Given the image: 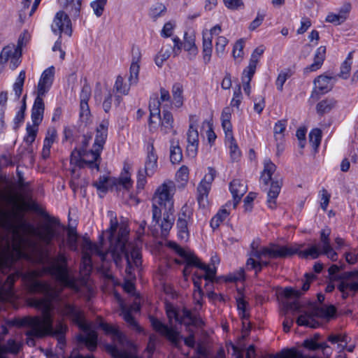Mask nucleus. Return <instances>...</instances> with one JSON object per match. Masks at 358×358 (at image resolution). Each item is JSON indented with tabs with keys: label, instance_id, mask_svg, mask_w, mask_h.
Returning <instances> with one entry per match:
<instances>
[{
	"label": "nucleus",
	"instance_id": "1",
	"mask_svg": "<svg viewBox=\"0 0 358 358\" xmlns=\"http://www.w3.org/2000/svg\"><path fill=\"white\" fill-rule=\"evenodd\" d=\"M15 273H20L27 291L31 294H41L42 298L33 297L28 301L30 306L40 310L42 317H26L22 319L21 324L29 325L31 330L28 335L38 337H45L48 335L58 337L64 335L67 331L66 324L59 321L54 328L53 317L51 313L52 303H57L58 314L68 318L78 326L84 331V334L78 336L79 343H84L88 350L94 352L97 347L98 335L94 330L90 329L84 319L83 313L76 306L63 300L61 293L46 281L37 280L39 272L36 270L24 271L22 268L16 269Z\"/></svg>",
	"mask_w": 358,
	"mask_h": 358
},
{
	"label": "nucleus",
	"instance_id": "2",
	"mask_svg": "<svg viewBox=\"0 0 358 358\" xmlns=\"http://www.w3.org/2000/svg\"><path fill=\"white\" fill-rule=\"evenodd\" d=\"M108 216L110 217V227L108 229L109 239L112 243L118 226L116 214L115 212L109 210ZM124 232H122L121 237H118L114 245L111 244L110 253L111 257L118 267L123 266V262H126L125 273L129 278H134V270L138 268L142 263L141 251L139 247L132 243L124 241L123 238Z\"/></svg>",
	"mask_w": 358,
	"mask_h": 358
},
{
	"label": "nucleus",
	"instance_id": "3",
	"mask_svg": "<svg viewBox=\"0 0 358 358\" xmlns=\"http://www.w3.org/2000/svg\"><path fill=\"white\" fill-rule=\"evenodd\" d=\"M176 185L173 181L164 182L156 189L152 197V223L161 229V236L166 237L174 224Z\"/></svg>",
	"mask_w": 358,
	"mask_h": 358
},
{
	"label": "nucleus",
	"instance_id": "4",
	"mask_svg": "<svg viewBox=\"0 0 358 358\" xmlns=\"http://www.w3.org/2000/svg\"><path fill=\"white\" fill-rule=\"evenodd\" d=\"M0 227L8 231H12L13 234L18 238V242L13 245H11L9 241H7L6 244L1 249L0 253L6 248V247H7V245L10 247L11 250H13L14 246L19 245L21 250L29 256L28 257H22L20 258L13 259L12 264L6 271H4L3 268L0 269V276H2L3 278L4 276L11 271L18 261L24 259L28 262H33L31 255L26 252L22 245V243L24 242V238L20 234L19 229H22L24 232L37 236L46 245H50L52 241L59 236L56 229L50 224H45L43 228V231H37L32 224L22 220V219L20 220L19 227H17L13 224L10 217L5 213H3V216L0 217Z\"/></svg>",
	"mask_w": 358,
	"mask_h": 358
},
{
	"label": "nucleus",
	"instance_id": "5",
	"mask_svg": "<svg viewBox=\"0 0 358 358\" xmlns=\"http://www.w3.org/2000/svg\"><path fill=\"white\" fill-rule=\"evenodd\" d=\"M167 246L173 250L176 254L182 259L183 261L175 259V262L178 264H185L183 269L184 275H187L190 273V267L195 266L203 271V273H195L194 278L196 280L204 279L208 282L205 284V287H207L210 283H212L215 278L217 268L215 266L206 265L200 262L198 257L188 248H184L180 246L174 241H169L167 243Z\"/></svg>",
	"mask_w": 358,
	"mask_h": 358
},
{
	"label": "nucleus",
	"instance_id": "6",
	"mask_svg": "<svg viewBox=\"0 0 358 358\" xmlns=\"http://www.w3.org/2000/svg\"><path fill=\"white\" fill-rule=\"evenodd\" d=\"M284 245L271 243L268 246L258 247L255 242L250 245V257L246 262L248 270H254L257 275L263 268L270 265L269 259L287 258L289 253Z\"/></svg>",
	"mask_w": 358,
	"mask_h": 358
},
{
	"label": "nucleus",
	"instance_id": "7",
	"mask_svg": "<svg viewBox=\"0 0 358 358\" xmlns=\"http://www.w3.org/2000/svg\"><path fill=\"white\" fill-rule=\"evenodd\" d=\"M45 271L64 286L76 291L79 290L76 278L71 274L68 258L64 252H59L52 257L45 268Z\"/></svg>",
	"mask_w": 358,
	"mask_h": 358
},
{
	"label": "nucleus",
	"instance_id": "8",
	"mask_svg": "<svg viewBox=\"0 0 358 358\" xmlns=\"http://www.w3.org/2000/svg\"><path fill=\"white\" fill-rule=\"evenodd\" d=\"M276 166L270 159H266L264 162V169L260 176V184L264 186V190L267 189V186L271 183L269 189L267 192V205L271 209L276 207V199L280 192L282 182L281 179L275 178L272 176L276 171Z\"/></svg>",
	"mask_w": 358,
	"mask_h": 358
},
{
	"label": "nucleus",
	"instance_id": "9",
	"mask_svg": "<svg viewBox=\"0 0 358 358\" xmlns=\"http://www.w3.org/2000/svg\"><path fill=\"white\" fill-rule=\"evenodd\" d=\"M305 280L302 281L301 290L296 289L292 287H286L284 289L283 294L286 298L284 301V306L287 310L293 313L301 312V306L299 301V298L308 291L310 288V282H313L316 276L313 273H306L304 275Z\"/></svg>",
	"mask_w": 358,
	"mask_h": 358
},
{
	"label": "nucleus",
	"instance_id": "10",
	"mask_svg": "<svg viewBox=\"0 0 358 358\" xmlns=\"http://www.w3.org/2000/svg\"><path fill=\"white\" fill-rule=\"evenodd\" d=\"M336 309L334 306H314L309 311H305L300 315L296 323L299 326H304L311 328H316L318 322L315 320V317L329 318L334 316Z\"/></svg>",
	"mask_w": 358,
	"mask_h": 358
},
{
	"label": "nucleus",
	"instance_id": "11",
	"mask_svg": "<svg viewBox=\"0 0 358 358\" xmlns=\"http://www.w3.org/2000/svg\"><path fill=\"white\" fill-rule=\"evenodd\" d=\"M150 322L153 329L165 337L176 348H180L182 338L180 332L173 327H169L155 317H150Z\"/></svg>",
	"mask_w": 358,
	"mask_h": 358
},
{
	"label": "nucleus",
	"instance_id": "12",
	"mask_svg": "<svg viewBox=\"0 0 358 358\" xmlns=\"http://www.w3.org/2000/svg\"><path fill=\"white\" fill-rule=\"evenodd\" d=\"M192 210L187 205H184L178 213L176 222L178 236L181 241H187L189 238L188 225L192 222Z\"/></svg>",
	"mask_w": 358,
	"mask_h": 358
},
{
	"label": "nucleus",
	"instance_id": "13",
	"mask_svg": "<svg viewBox=\"0 0 358 358\" xmlns=\"http://www.w3.org/2000/svg\"><path fill=\"white\" fill-rule=\"evenodd\" d=\"M303 245L304 244L297 243H294L289 246L284 245V247L288 250L287 253H290L287 255V257H292L294 255H298V256L301 259H315L320 255H324L322 250L316 244L311 245L307 249L301 250V248L303 247Z\"/></svg>",
	"mask_w": 358,
	"mask_h": 358
},
{
	"label": "nucleus",
	"instance_id": "14",
	"mask_svg": "<svg viewBox=\"0 0 358 358\" xmlns=\"http://www.w3.org/2000/svg\"><path fill=\"white\" fill-rule=\"evenodd\" d=\"M51 29L55 35H59V38L62 33L71 36V22L69 15L62 10L57 12L51 25Z\"/></svg>",
	"mask_w": 358,
	"mask_h": 358
},
{
	"label": "nucleus",
	"instance_id": "15",
	"mask_svg": "<svg viewBox=\"0 0 358 358\" xmlns=\"http://www.w3.org/2000/svg\"><path fill=\"white\" fill-rule=\"evenodd\" d=\"M20 277V273H15V271L8 275L6 280L0 277V302L7 301L14 296V283Z\"/></svg>",
	"mask_w": 358,
	"mask_h": 358
},
{
	"label": "nucleus",
	"instance_id": "16",
	"mask_svg": "<svg viewBox=\"0 0 358 358\" xmlns=\"http://www.w3.org/2000/svg\"><path fill=\"white\" fill-rule=\"evenodd\" d=\"M330 235V229H322L320 232V243L317 245L322 250L324 255H326L331 261L335 262L338 259V254L331 246Z\"/></svg>",
	"mask_w": 358,
	"mask_h": 358
},
{
	"label": "nucleus",
	"instance_id": "17",
	"mask_svg": "<svg viewBox=\"0 0 358 358\" xmlns=\"http://www.w3.org/2000/svg\"><path fill=\"white\" fill-rule=\"evenodd\" d=\"M120 315L122 316L124 320L128 324V325L132 329L141 332L143 331L142 328L138 325L135 318L132 315L133 312H138L140 310V306L136 303L127 307L123 301L120 302Z\"/></svg>",
	"mask_w": 358,
	"mask_h": 358
},
{
	"label": "nucleus",
	"instance_id": "18",
	"mask_svg": "<svg viewBox=\"0 0 358 358\" xmlns=\"http://www.w3.org/2000/svg\"><path fill=\"white\" fill-rule=\"evenodd\" d=\"M147 157L145 162L144 171L148 176H152L157 169L158 157L155 150L154 140L149 139L146 145Z\"/></svg>",
	"mask_w": 358,
	"mask_h": 358
},
{
	"label": "nucleus",
	"instance_id": "19",
	"mask_svg": "<svg viewBox=\"0 0 358 358\" xmlns=\"http://www.w3.org/2000/svg\"><path fill=\"white\" fill-rule=\"evenodd\" d=\"M55 76L54 66H50L42 73L37 85V95L45 96L50 90Z\"/></svg>",
	"mask_w": 358,
	"mask_h": 358
},
{
	"label": "nucleus",
	"instance_id": "20",
	"mask_svg": "<svg viewBox=\"0 0 358 358\" xmlns=\"http://www.w3.org/2000/svg\"><path fill=\"white\" fill-rule=\"evenodd\" d=\"M101 152L102 150H99L97 148L94 146H92V148L89 150L84 149V153L83 154V167L87 166L91 169L99 171V166L101 162Z\"/></svg>",
	"mask_w": 358,
	"mask_h": 358
},
{
	"label": "nucleus",
	"instance_id": "21",
	"mask_svg": "<svg viewBox=\"0 0 358 358\" xmlns=\"http://www.w3.org/2000/svg\"><path fill=\"white\" fill-rule=\"evenodd\" d=\"M141 59V52L138 47H133L131 50V64L129 69V82L131 85H136L138 81L140 71L139 62Z\"/></svg>",
	"mask_w": 358,
	"mask_h": 358
},
{
	"label": "nucleus",
	"instance_id": "22",
	"mask_svg": "<svg viewBox=\"0 0 358 358\" xmlns=\"http://www.w3.org/2000/svg\"><path fill=\"white\" fill-rule=\"evenodd\" d=\"M229 190L233 196V206L235 208L246 193L248 187L243 180L234 179L229 184Z\"/></svg>",
	"mask_w": 358,
	"mask_h": 358
},
{
	"label": "nucleus",
	"instance_id": "23",
	"mask_svg": "<svg viewBox=\"0 0 358 358\" xmlns=\"http://www.w3.org/2000/svg\"><path fill=\"white\" fill-rule=\"evenodd\" d=\"M187 153L188 156L194 157L198 152L199 133L192 124H190L187 133Z\"/></svg>",
	"mask_w": 358,
	"mask_h": 358
},
{
	"label": "nucleus",
	"instance_id": "24",
	"mask_svg": "<svg viewBox=\"0 0 358 358\" xmlns=\"http://www.w3.org/2000/svg\"><path fill=\"white\" fill-rule=\"evenodd\" d=\"M109 122L108 120H103L96 129V136L93 146L99 150H102L108 137V129Z\"/></svg>",
	"mask_w": 358,
	"mask_h": 358
},
{
	"label": "nucleus",
	"instance_id": "25",
	"mask_svg": "<svg viewBox=\"0 0 358 358\" xmlns=\"http://www.w3.org/2000/svg\"><path fill=\"white\" fill-rule=\"evenodd\" d=\"M178 323L185 326H193L195 327H201L203 325V322L199 315L192 313L186 308L182 310Z\"/></svg>",
	"mask_w": 358,
	"mask_h": 358
},
{
	"label": "nucleus",
	"instance_id": "26",
	"mask_svg": "<svg viewBox=\"0 0 358 358\" xmlns=\"http://www.w3.org/2000/svg\"><path fill=\"white\" fill-rule=\"evenodd\" d=\"M43 96L37 95L31 109V120L35 126H38L43 118L45 105Z\"/></svg>",
	"mask_w": 358,
	"mask_h": 358
},
{
	"label": "nucleus",
	"instance_id": "27",
	"mask_svg": "<svg viewBox=\"0 0 358 358\" xmlns=\"http://www.w3.org/2000/svg\"><path fill=\"white\" fill-rule=\"evenodd\" d=\"M325 56L326 47L322 45L316 50L313 63L304 69V73L313 72L320 69L325 59Z\"/></svg>",
	"mask_w": 358,
	"mask_h": 358
},
{
	"label": "nucleus",
	"instance_id": "28",
	"mask_svg": "<svg viewBox=\"0 0 358 358\" xmlns=\"http://www.w3.org/2000/svg\"><path fill=\"white\" fill-rule=\"evenodd\" d=\"M333 78L324 75L319 76L314 80L315 90L320 94H325L330 91L334 84L331 83Z\"/></svg>",
	"mask_w": 358,
	"mask_h": 358
},
{
	"label": "nucleus",
	"instance_id": "29",
	"mask_svg": "<svg viewBox=\"0 0 358 358\" xmlns=\"http://www.w3.org/2000/svg\"><path fill=\"white\" fill-rule=\"evenodd\" d=\"M92 269V258L88 252L83 255L80 266V273L83 275V282L86 283L87 278L90 275Z\"/></svg>",
	"mask_w": 358,
	"mask_h": 358
},
{
	"label": "nucleus",
	"instance_id": "30",
	"mask_svg": "<svg viewBox=\"0 0 358 358\" xmlns=\"http://www.w3.org/2000/svg\"><path fill=\"white\" fill-rule=\"evenodd\" d=\"M99 327L106 334L112 336L114 340L117 341L119 343H122L124 341V336L117 327L104 322H101L99 323Z\"/></svg>",
	"mask_w": 358,
	"mask_h": 358
},
{
	"label": "nucleus",
	"instance_id": "31",
	"mask_svg": "<svg viewBox=\"0 0 358 358\" xmlns=\"http://www.w3.org/2000/svg\"><path fill=\"white\" fill-rule=\"evenodd\" d=\"M182 159V149L179 141L175 138L170 140V160L173 164H178Z\"/></svg>",
	"mask_w": 358,
	"mask_h": 358
},
{
	"label": "nucleus",
	"instance_id": "32",
	"mask_svg": "<svg viewBox=\"0 0 358 358\" xmlns=\"http://www.w3.org/2000/svg\"><path fill=\"white\" fill-rule=\"evenodd\" d=\"M129 167L124 166L123 172H122L118 179L113 178L112 182L114 186L121 185L125 189H129L132 186V180L131 179V175L129 172Z\"/></svg>",
	"mask_w": 358,
	"mask_h": 358
},
{
	"label": "nucleus",
	"instance_id": "33",
	"mask_svg": "<svg viewBox=\"0 0 358 358\" xmlns=\"http://www.w3.org/2000/svg\"><path fill=\"white\" fill-rule=\"evenodd\" d=\"M338 290L342 293L344 299L349 295V292L358 291V282H353L349 280H341L337 286Z\"/></svg>",
	"mask_w": 358,
	"mask_h": 358
},
{
	"label": "nucleus",
	"instance_id": "34",
	"mask_svg": "<svg viewBox=\"0 0 358 358\" xmlns=\"http://www.w3.org/2000/svg\"><path fill=\"white\" fill-rule=\"evenodd\" d=\"M337 101L333 98H327L320 101L316 106L317 112L319 115H323L329 113L336 105Z\"/></svg>",
	"mask_w": 358,
	"mask_h": 358
},
{
	"label": "nucleus",
	"instance_id": "35",
	"mask_svg": "<svg viewBox=\"0 0 358 358\" xmlns=\"http://www.w3.org/2000/svg\"><path fill=\"white\" fill-rule=\"evenodd\" d=\"M82 0H59L62 6L70 9V13L74 17L78 16L81 7Z\"/></svg>",
	"mask_w": 358,
	"mask_h": 358
},
{
	"label": "nucleus",
	"instance_id": "36",
	"mask_svg": "<svg viewBox=\"0 0 358 358\" xmlns=\"http://www.w3.org/2000/svg\"><path fill=\"white\" fill-rule=\"evenodd\" d=\"M113 178L101 176L99 179L95 181L93 185L97 189V190L102 194H106L110 187L114 186L113 184Z\"/></svg>",
	"mask_w": 358,
	"mask_h": 358
},
{
	"label": "nucleus",
	"instance_id": "37",
	"mask_svg": "<svg viewBox=\"0 0 358 358\" xmlns=\"http://www.w3.org/2000/svg\"><path fill=\"white\" fill-rule=\"evenodd\" d=\"M172 94H173V105L176 108H180L183 104V87L182 85L176 83H174L172 87Z\"/></svg>",
	"mask_w": 358,
	"mask_h": 358
},
{
	"label": "nucleus",
	"instance_id": "38",
	"mask_svg": "<svg viewBox=\"0 0 358 358\" xmlns=\"http://www.w3.org/2000/svg\"><path fill=\"white\" fill-rule=\"evenodd\" d=\"M78 234L76 228L69 227L67 228V245L72 251H76L78 247Z\"/></svg>",
	"mask_w": 358,
	"mask_h": 358
},
{
	"label": "nucleus",
	"instance_id": "39",
	"mask_svg": "<svg viewBox=\"0 0 358 358\" xmlns=\"http://www.w3.org/2000/svg\"><path fill=\"white\" fill-rule=\"evenodd\" d=\"M211 189V186L200 182L197 187V201L199 205H205V202L207 201L209 192Z\"/></svg>",
	"mask_w": 358,
	"mask_h": 358
},
{
	"label": "nucleus",
	"instance_id": "40",
	"mask_svg": "<svg viewBox=\"0 0 358 358\" xmlns=\"http://www.w3.org/2000/svg\"><path fill=\"white\" fill-rule=\"evenodd\" d=\"M161 130L164 134H168L173 129V117L171 112L163 111V117L161 118Z\"/></svg>",
	"mask_w": 358,
	"mask_h": 358
},
{
	"label": "nucleus",
	"instance_id": "41",
	"mask_svg": "<svg viewBox=\"0 0 358 358\" xmlns=\"http://www.w3.org/2000/svg\"><path fill=\"white\" fill-rule=\"evenodd\" d=\"M229 213L224 208L220 209L210 220V225L213 230L217 229L229 216Z\"/></svg>",
	"mask_w": 358,
	"mask_h": 358
},
{
	"label": "nucleus",
	"instance_id": "42",
	"mask_svg": "<svg viewBox=\"0 0 358 358\" xmlns=\"http://www.w3.org/2000/svg\"><path fill=\"white\" fill-rule=\"evenodd\" d=\"M159 106H160V101L159 100H157V99H153L152 101H150V103H149V108H150L149 124H150L155 122V121L154 120V118L161 120Z\"/></svg>",
	"mask_w": 358,
	"mask_h": 358
},
{
	"label": "nucleus",
	"instance_id": "43",
	"mask_svg": "<svg viewBox=\"0 0 358 358\" xmlns=\"http://www.w3.org/2000/svg\"><path fill=\"white\" fill-rule=\"evenodd\" d=\"M201 280H196V278L193 279L194 283V293H193V299L196 305L202 306L203 304V292L201 289Z\"/></svg>",
	"mask_w": 358,
	"mask_h": 358
},
{
	"label": "nucleus",
	"instance_id": "44",
	"mask_svg": "<svg viewBox=\"0 0 358 358\" xmlns=\"http://www.w3.org/2000/svg\"><path fill=\"white\" fill-rule=\"evenodd\" d=\"M166 11V6L162 3L157 2L151 6L149 11V15L154 20H156L158 17L163 16Z\"/></svg>",
	"mask_w": 358,
	"mask_h": 358
},
{
	"label": "nucleus",
	"instance_id": "45",
	"mask_svg": "<svg viewBox=\"0 0 358 358\" xmlns=\"http://www.w3.org/2000/svg\"><path fill=\"white\" fill-rule=\"evenodd\" d=\"M352 52H350L345 60L341 64L340 76L343 79H348L349 78L352 64Z\"/></svg>",
	"mask_w": 358,
	"mask_h": 358
},
{
	"label": "nucleus",
	"instance_id": "46",
	"mask_svg": "<svg viewBox=\"0 0 358 358\" xmlns=\"http://www.w3.org/2000/svg\"><path fill=\"white\" fill-rule=\"evenodd\" d=\"M287 121L286 120H280L275 123L273 132L276 141H281L284 132L287 127Z\"/></svg>",
	"mask_w": 358,
	"mask_h": 358
},
{
	"label": "nucleus",
	"instance_id": "47",
	"mask_svg": "<svg viewBox=\"0 0 358 358\" xmlns=\"http://www.w3.org/2000/svg\"><path fill=\"white\" fill-rule=\"evenodd\" d=\"M108 350L114 358H138L124 350L119 349L115 345H109Z\"/></svg>",
	"mask_w": 358,
	"mask_h": 358
},
{
	"label": "nucleus",
	"instance_id": "48",
	"mask_svg": "<svg viewBox=\"0 0 358 358\" xmlns=\"http://www.w3.org/2000/svg\"><path fill=\"white\" fill-rule=\"evenodd\" d=\"M321 140L322 131L317 128L312 129L309 134V141L315 150L320 146Z\"/></svg>",
	"mask_w": 358,
	"mask_h": 358
},
{
	"label": "nucleus",
	"instance_id": "49",
	"mask_svg": "<svg viewBox=\"0 0 358 358\" xmlns=\"http://www.w3.org/2000/svg\"><path fill=\"white\" fill-rule=\"evenodd\" d=\"M131 83H129V85H127V83H124V79L121 76H118L116 78L114 88L115 90L124 95H127L129 94Z\"/></svg>",
	"mask_w": 358,
	"mask_h": 358
},
{
	"label": "nucleus",
	"instance_id": "50",
	"mask_svg": "<svg viewBox=\"0 0 358 358\" xmlns=\"http://www.w3.org/2000/svg\"><path fill=\"white\" fill-rule=\"evenodd\" d=\"M83 148H81L80 150L74 149L71 154V164L78 166L79 167H83Z\"/></svg>",
	"mask_w": 358,
	"mask_h": 358
},
{
	"label": "nucleus",
	"instance_id": "51",
	"mask_svg": "<svg viewBox=\"0 0 358 358\" xmlns=\"http://www.w3.org/2000/svg\"><path fill=\"white\" fill-rule=\"evenodd\" d=\"M107 0H94L91 2L90 6L93 9L94 15L99 17L102 15Z\"/></svg>",
	"mask_w": 358,
	"mask_h": 358
},
{
	"label": "nucleus",
	"instance_id": "52",
	"mask_svg": "<svg viewBox=\"0 0 358 358\" xmlns=\"http://www.w3.org/2000/svg\"><path fill=\"white\" fill-rule=\"evenodd\" d=\"M245 41L243 38L238 40L234 45V48L232 50V55L235 59H242L244 55L243 48H244Z\"/></svg>",
	"mask_w": 358,
	"mask_h": 358
},
{
	"label": "nucleus",
	"instance_id": "53",
	"mask_svg": "<svg viewBox=\"0 0 358 358\" xmlns=\"http://www.w3.org/2000/svg\"><path fill=\"white\" fill-rule=\"evenodd\" d=\"M290 76L291 73L289 69L282 71L279 73L275 81L276 87L279 91H282L285 83Z\"/></svg>",
	"mask_w": 358,
	"mask_h": 358
},
{
	"label": "nucleus",
	"instance_id": "54",
	"mask_svg": "<svg viewBox=\"0 0 358 358\" xmlns=\"http://www.w3.org/2000/svg\"><path fill=\"white\" fill-rule=\"evenodd\" d=\"M229 153L230 157L232 161L238 160L241 157V151L238 149V147L236 143V140L234 137H231V139H229Z\"/></svg>",
	"mask_w": 358,
	"mask_h": 358
},
{
	"label": "nucleus",
	"instance_id": "55",
	"mask_svg": "<svg viewBox=\"0 0 358 358\" xmlns=\"http://www.w3.org/2000/svg\"><path fill=\"white\" fill-rule=\"evenodd\" d=\"M228 39L224 36H218L215 43V52L216 54L221 57L223 55L225 51V47L228 44Z\"/></svg>",
	"mask_w": 358,
	"mask_h": 358
},
{
	"label": "nucleus",
	"instance_id": "56",
	"mask_svg": "<svg viewBox=\"0 0 358 358\" xmlns=\"http://www.w3.org/2000/svg\"><path fill=\"white\" fill-rule=\"evenodd\" d=\"M17 50V48L14 49L10 47L4 48L0 53V62H7L14 55H16Z\"/></svg>",
	"mask_w": 358,
	"mask_h": 358
},
{
	"label": "nucleus",
	"instance_id": "57",
	"mask_svg": "<svg viewBox=\"0 0 358 358\" xmlns=\"http://www.w3.org/2000/svg\"><path fill=\"white\" fill-rule=\"evenodd\" d=\"M256 68L257 64H253V62H249L248 66L243 71L241 80L251 81L256 71Z\"/></svg>",
	"mask_w": 358,
	"mask_h": 358
},
{
	"label": "nucleus",
	"instance_id": "58",
	"mask_svg": "<svg viewBox=\"0 0 358 358\" xmlns=\"http://www.w3.org/2000/svg\"><path fill=\"white\" fill-rule=\"evenodd\" d=\"M265 16L266 14L264 12L258 11L257 17L250 22L248 27L249 30L255 31L257 28H258L264 20Z\"/></svg>",
	"mask_w": 358,
	"mask_h": 358
},
{
	"label": "nucleus",
	"instance_id": "59",
	"mask_svg": "<svg viewBox=\"0 0 358 358\" xmlns=\"http://www.w3.org/2000/svg\"><path fill=\"white\" fill-rule=\"evenodd\" d=\"M187 34H185V40L183 43V48L188 52H193L194 54L196 53V47L194 43V39L192 37H187Z\"/></svg>",
	"mask_w": 358,
	"mask_h": 358
},
{
	"label": "nucleus",
	"instance_id": "60",
	"mask_svg": "<svg viewBox=\"0 0 358 358\" xmlns=\"http://www.w3.org/2000/svg\"><path fill=\"white\" fill-rule=\"evenodd\" d=\"M26 130H27V134L24 138V141L27 144L31 145L33 143V142L35 141L37 129L28 125L27 127Z\"/></svg>",
	"mask_w": 358,
	"mask_h": 358
},
{
	"label": "nucleus",
	"instance_id": "61",
	"mask_svg": "<svg viewBox=\"0 0 358 358\" xmlns=\"http://www.w3.org/2000/svg\"><path fill=\"white\" fill-rule=\"evenodd\" d=\"M224 6L230 10H239L244 7L242 0H223Z\"/></svg>",
	"mask_w": 358,
	"mask_h": 358
},
{
	"label": "nucleus",
	"instance_id": "62",
	"mask_svg": "<svg viewBox=\"0 0 358 358\" xmlns=\"http://www.w3.org/2000/svg\"><path fill=\"white\" fill-rule=\"evenodd\" d=\"M320 199H321V208L323 210H326L327 206L329 203L331 194L328 192V191L322 188L320 192Z\"/></svg>",
	"mask_w": 358,
	"mask_h": 358
},
{
	"label": "nucleus",
	"instance_id": "63",
	"mask_svg": "<svg viewBox=\"0 0 358 358\" xmlns=\"http://www.w3.org/2000/svg\"><path fill=\"white\" fill-rule=\"evenodd\" d=\"M241 100H242L241 89V86L238 85V87L234 92L233 98L231 101V106L232 107L238 108L239 105L241 103Z\"/></svg>",
	"mask_w": 358,
	"mask_h": 358
},
{
	"label": "nucleus",
	"instance_id": "64",
	"mask_svg": "<svg viewBox=\"0 0 358 358\" xmlns=\"http://www.w3.org/2000/svg\"><path fill=\"white\" fill-rule=\"evenodd\" d=\"M146 176L148 175L145 174L143 169H140L138 171L137 174V182H136V187L138 189H143L147 183Z\"/></svg>",
	"mask_w": 358,
	"mask_h": 358
}]
</instances>
